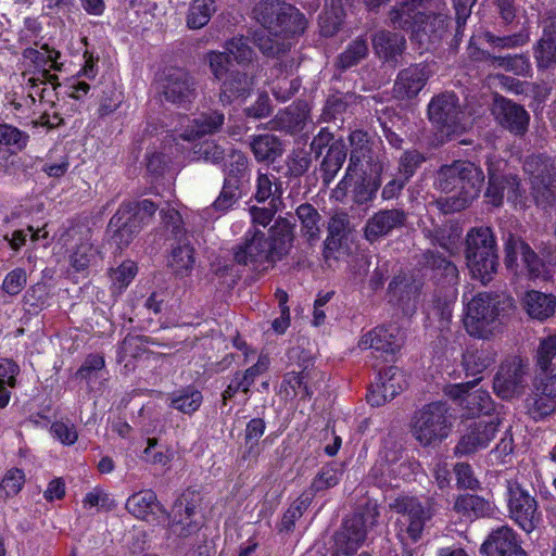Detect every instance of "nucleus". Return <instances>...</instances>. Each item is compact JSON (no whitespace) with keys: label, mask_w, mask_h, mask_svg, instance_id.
<instances>
[{"label":"nucleus","mask_w":556,"mask_h":556,"mask_svg":"<svg viewBox=\"0 0 556 556\" xmlns=\"http://www.w3.org/2000/svg\"><path fill=\"white\" fill-rule=\"evenodd\" d=\"M483 181L482 169L472 162L459 160L443 165L435 187L446 195L437 200L438 207L444 214L464 210L479 195Z\"/></svg>","instance_id":"f257e3e1"},{"label":"nucleus","mask_w":556,"mask_h":556,"mask_svg":"<svg viewBox=\"0 0 556 556\" xmlns=\"http://www.w3.org/2000/svg\"><path fill=\"white\" fill-rule=\"evenodd\" d=\"M351 156L345 177L341 180L340 186L345 192H352L355 200L359 203L371 200L380 187V182L374 181L366 187L363 186L364 176L359 168L363 163H369L372 159L374 141L367 132L354 130L350 135Z\"/></svg>","instance_id":"f03ea898"},{"label":"nucleus","mask_w":556,"mask_h":556,"mask_svg":"<svg viewBox=\"0 0 556 556\" xmlns=\"http://www.w3.org/2000/svg\"><path fill=\"white\" fill-rule=\"evenodd\" d=\"M466 260L472 278L486 283L497 269L496 243L492 230L480 226L466 236Z\"/></svg>","instance_id":"7ed1b4c3"},{"label":"nucleus","mask_w":556,"mask_h":556,"mask_svg":"<svg viewBox=\"0 0 556 556\" xmlns=\"http://www.w3.org/2000/svg\"><path fill=\"white\" fill-rule=\"evenodd\" d=\"M452 422L448 406L444 402H432L415 412L410 432L424 447L435 446L448 437Z\"/></svg>","instance_id":"20e7f679"},{"label":"nucleus","mask_w":556,"mask_h":556,"mask_svg":"<svg viewBox=\"0 0 556 556\" xmlns=\"http://www.w3.org/2000/svg\"><path fill=\"white\" fill-rule=\"evenodd\" d=\"M157 206L150 200L123 203L109 223L117 245L126 247L148 225Z\"/></svg>","instance_id":"39448f33"},{"label":"nucleus","mask_w":556,"mask_h":556,"mask_svg":"<svg viewBox=\"0 0 556 556\" xmlns=\"http://www.w3.org/2000/svg\"><path fill=\"white\" fill-rule=\"evenodd\" d=\"M391 510L400 515L397 538L404 546L415 544L422 539L427 522L432 518L429 507L417 497L400 495L390 503Z\"/></svg>","instance_id":"423d86ee"},{"label":"nucleus","mask_w":556,"mask_h":556,"mask_svg":"<svg viewBox=\"0 0 556 556\" xmlns=\"http://www.w3.org/2000/svg\"><path fill=\"white\" fill-rule=\"evenodd\" d=\"M379 517V511L375 506H365L346 518L341 529L334 534L336 553L351 556L363 545L366 540L367 531L372 528ZM358 556H371L367 552H362Z\"/></svg>","instance_id":"0eeeda50"},{"label":"nucleus","mask_w":556,"mask_h":556,"mask_svg":"<svg viewBox=\"0 0 556 556\" xmlns=\"http://www.w3.org/2000/svg\"><path fill=\"white\" fill-rule=\"evenodd\" d=\"M489 186L485 191V198L493 206H500L504 198L515 206H525L527 195L520 188V182L516 175L504 174L507 166L506 162L496 155L488 157Z\"/></svg>","instance_id":"6e6552de"},{"label":"nucleus","mask_w":556,"mask_h":556,"mask_svg":"<svg viewBox=\"0 0 556 556\" xmlns=\"http://www.w3.org/2000/svg\"><path fill=\"white\" fill-rule=\"evenodd\" d=\"M523 169L531 185V195L543 207L556 204V166L545 155H532L525 161Z\"/></svg>","instance_id":"1a4fd4ad"},{"label":"nucleus","mask_w":556,"mask_h":556,"mask_svg":"<svg viewBox=\"0 0 556 556\" xmlns=\"http://www.w3.org/2000/svg\"><path fill=\"white\" fill-rule=\"evenodd\" d=\"M262 27L281 28L285 34H300L305 29V18L295 8L280 0H262L253 10Z\"/></svg>","instance_id":"9d476101"},{"label":"nucleus","mask_w":556,"mask_h":556,"mask_svg":"<svg viewBox=\"0 0 556 556\" xmlns=\"http://www.w3.org/2000/svg\"><path fill=\"white\" fill-rule=\"evenodd\" d=\"M428 114L446 137L457 136L470 125L469 117L459 109L458 100L453 92L434 97L428 105Z\"/></svg>","instance_id":"9b49d317"},{"label":"nucleus","mask_w":556,"mask_h":556,"mask_svg":"<svg viewBox=\"0 0 556 556\" xmlns=\"http://www.w3.org/2000/svg\"><path fill=\"white\" fill-rule=\"evenodd\" d=\"M507 508L509 517L527 533H531L541 521L538 501L517 480H507Z\"/></svg>","instance_id":"f8f14e48"},{"label":"nucleus","mask_w":556,"mask_h":556,"mask_svg":"<svg viewBox=\"0 0 556 556\" xmlns=\"http://www.w3.org/2000/svg\"><path fill=\"white\" fill-rule=\"evenodd\" d=\"M495 298L479 293L467 304L464 326L471 337L486 338L492 333L493 324L498 316Z\"/></svg>","instance_id":"ddd939ff"},{"label":"nucleus","mask_w":556,"mask_h":556,"mask_svg":"<svg viewBox=\"0 0 556 556\" xmlns=\"http://www.w3.org/2000/svg\"><path fill=\"white\" fill-rule=\"evenodd\" d=\"M23 58L29 61L38 71V77H30L28 79L33 87H37L36 80H41L45 87L40 91L41 99H45L46 93L54 91L58 86V76L53 73L61 72L63 63L60 61L61 53L47 45H42L40 49L27 48L23 52Z\"/></svg>","instance_id":"4468645a"},{"label":"nucleus","mask_w":556,"mask_h":556,"mask_svg":"<svg viewBox=\"0 0 556 556\" xmlns=\"http://www.w3.org/2000/svg\"><path fill=\"white\" fill-rule=\"evenodd\" d=\"M529 363L521 356L505 359L494 377L493 389L497 396L509 400L522 394Z\"/></svg>","instance_id":"2eb2a0df"},{"label":"nucleus","mask_w":556,"mask_h":556,"mask_svg":"<svg viewBox=\"0 0 556 556\" xmlns=\"http://www.w3.org/2000/svg\"><path fill=\"white\" fill-rule=\"evenodd\" d=\"M500 425L498 417H491L489 420L480 419L465 425L460 438L454 447V455L469 456L485 448L494 439Z\"/></svg>","instance_id":"dca6fc26"},{"label":"nucleus","mask_w":556,"mask_h":556,"mask_svg":"<svg viewBox=\"0 0 556 556\" xmlns=\"http://www.w3.org/2000/svg\"><path fill=\"white\" fill-rule=\"evenodd\" d=\"M505 264L510 269L519 267L518 257L531 279H547L546 264L539 258L535 252L520 238L509 233L505 239Z\"/></svg>","instance_id":"f3484780"},{"label":"nucleus","mask_w":556,"mask_h":556,"mask_svg":"<svg viewBox=\"0 0 556 556\" xmlns=\"http://www.w3.org/2000/svg\"><path fill=\"white\" fill-rule=\"evenodd\" d=\"M433 0H404L390 12V22L394 27L419 31L431 17Z\"/></svg>","instance_id":"a211bd4d"},{"label":"nucleus","mask_w":556,"mask_h":556,"mask_svg":"<svg viewBox=\"0 0 556 556\" xmlns=\"http://www.w3.org/2000/svg\"><path fill=\"white\" fill-rule=\"evenodd\" d=\"M161 89L164 99L178 106L190 104L197 97L193 78L181 68L168 71Z\"/></svg>","instance_id":"6ab92c4d"},{"label":"nucleus","mask_w":556,"mask_h":556,"mask_svg":"<svg viewBox=\"0 0 556 556\" xmlns=\"http://www.w3.org/2000/svg\"><path fill=\"white\" fill-rule=\"evenodd\" d=\"M533 387V395L527 400V408L534 420H540L556 412V375L534 380Z\"/></svg>","instance_id":"aec40b11"},{"label":"nucleus","mask_w":556,"mask_h":556,"mask_svg":"<svg viewBox=\"0 0 556 556\" xmlns=\"http://www.w3.org/2000/svg\"><path fill=\"white\" fill-rule=\"evenodd\" d=\"M404 388L405 380L401 370L391 366L379 371L377 382L369 388L367 402L371 406H381L393 400Z\"/></svg>","instance_id":"412c9836"},{"label":"nucleus","mask_w":556,"mask_h":556,"mask_svg":"<svg viewBox=\"0 0 556 556\" xmlns=\"http://www.w3.org/2000/svg\"><path fill=\"white\" fill-rule=\"evenodd\" d=\"M493 114L496 121L510 132L523 135L529 125L530 116L519 104L504 98L495 100Z\"/></svg>","instance_id":"4be33fe9"},{"label":"nucleus","mask_w":556,"mask_h":556,"mask_svg":"<svg viewBox=\"0 0 556 556\" xmlns=\"http://www.w3.org/2000/svg\"><path fill=\"white\" fill-rule=\"evenodd\" d=\"M67 238L76 240L70 254V264L76 271H84L97 262L99 251L91 243L88 231L83 232L78 228H72L63 236V240L67 242Z\"/></svg>","instance_id":"5701e85b"},{"label":"nucleus","mask_w":556,"mask_h":556,"mask_svg":"<svg viewBox=\"0 0 556 556\" xmlns=\"http://www.w3.org/2000/svg\"><path fill=\"white\" fill-rule=\"evenodd\" d=\"M235 258L239 264L253 265L258 267L266 262H271L268 241L260 230L249 232L243 245L235 253Z\"/></svg>","instance_id":"b1692460"},{"label":"nucleus","mask_w":556,"mask_h":556,"mask_svg":"<svg viewBox=\"0 0 556 556\" xmlns=\"http://www.w3.org/2000/svg\"><path fill=\"white\" fill-rule=\"evenodd\" d=\"M430 76V72L425 65H413L397 75L394 84V93L400 99H412L416 97Z\"/></svg>","instance_id":"393cba45"},{"label":"nucleus","mask_w":556,"mask_h":556,"mask_svg":"<svg viewBox=\"0 0 556 556\" xmlns=\"http://www.w3.org/2000/svg\"><path fill=\"white\" fill-rule=\"evenodd\" d=\"M515 552H522L517 533L508 526L493 530L481 545V552L488 556H504Z\"/></svg>","instance_id":"a878e982"},{"label":"nucleus","mask_w":556,"mask_h":556,"mask_svg":"<svg viewBox=\"0 0 556 556\" xmlns=\"http://www.w3.org/2000/svg\"><path fill=\"white\" fill-rule=\"evenodd\" d=\"M405 219V213L401 210L379 211L368 219L365 227V237L369 241H375L379 237L388 235L393 229L402 227Z\"/></svg>","instance_id":"bb28decb"},{"label":"nucleus","mask_w":556,"mask_h":556,"mask_svg":"<svg viewBox=\"0 0 556 556\" xmlns=\"http://www.w3.org/2000/svg\"><path fill=\"white\" fill-rule=\"evenodd\" d=\"M125 508L129 514L142 520H149V517L157 511L167 515V510L160 504L155 493L151 490L140 491L129 496Z\"/></svg>","instance_id":"cd10ccee"},{"label":"nucleus","mask_w":556,"mask_h":556,"mask_svg":"<svg viewBox=\"0 0 556 556\" xmlns=\"http://www.w3.org/2000/svg\"><path fill=\"white\" fill-rule=\"evenodd\" d=\"M454 510L466 520L485 518L493 514V504L477 494H462L454 503Z\"/></svg>","instance_id":"c85d7f7f"},{"label":"nucleus","mask_w":556,"mask_h":556,"mask_svg":"<svg viewBox=\"0 0 556 556\" xmlns=\"http://www.w3.org/2000/svg\"><path fill=\"white\" fill-rule=\"evenodd\" d=\"M534 58L542 68L556 64V18L544 22L543 35L534 48Z\"/></svg>","instance_id":"c756f323"},{"label":"nucleus","mask_w":556,"mask_h":556,"mask_svg":"<svg viewBox=\"0 0 556 556\" xmlns=\"http://www.w3.org/2000/svg\"><path fill=\"white\" fill-rule=\"evenodd\" d=\"M253 86V78L245 73L231 72L222 85L219 101L223 104H230L235 100H244Z\"/></svg>","instance_id":"7c9ffc66"},{"label":"nucleus","mask_w":556,"mask_h":556,"mask_svg":"<svg viewBox=\"0 0 556 556\" xmlns=\"http://www.w3.org/2000/svg\"><path fill=\"white\" fill-rule=\"evenodd\" d=\"M404 343V332L396 325L378 327L365 333L359 344L363 348H400Z\"/></svg>","instance_id":"2f4dec72"},{"label":"nucleus","mask_w":556,"mask_h":556,"mask_svg":"<svg viewBox=\"0 0 556 556\" xmlns=\"http://www.w3.org/2000/svg\"><path fill=\"white\" fill-rule=\"evenodd\" d=\"M522 305L531 318L544 320L554 314L556 298L552 294L531 290L525 294Z\"/></svg>","instance_id":"473e14b6"},{"label":"nucleus","mask_w":556,"mask_h":556,"mask_svg":"<svg viewBox=\"0 0 556 556\" xmlns=\"http://www.w3.org/2000/svg\"><path fill=\"white\" fill-rule=\"evenodd\" d=\"M224 123V114L218 112L203 113L192 121V125H187L185 129H179V137L186 141H192L198 137L217 131Z\"/></svg>","instance_id":"72a5a7b5"},{"label":"nucleus","mask_w":556,"mask_h":556,"mask_svg":"<svg viewBox=\"0 0 556 556\" xmlns=\"http://www.w3.org/2000/svg\"><path fill=\"white\" fill-rule=\"evenodd\" d=\"M292 227L286 219H279L270 228V241H268L271 262L287 255L292 247Z\"/></svg>","instance_id":"f704fd0d"},{"label":"nucleus","mask_w":556,"mask_h":556,"mask_svg":"<svg viewBox=\"0 0 556 556\" xmlns=\"http://www.w3.org/2000/svg\"><path fill=\"white\" fill-rule=\"evenodd\" d=\"M202 503V496L195 489H187L175 501L172 506V510L167 515H163L165 518H174L175 525L181 523V518L198 517V508Z\"/></svg>","instance_id":"c9c22d12"},{"label":"nucleus","mask_w":556,"mask_h":556,"mask_svg":"<svg viewBox=\"0 0 556 556\" xmlns=\"http://www.w3.org/2000/svg\"><path fill=\"white\" fill-rule=\"evenodd\" d=\"M372 47L380 59L391 61L403 52L405 38L397 33L381 30L374 36Z\"/></svg>","instance_id":"e433bc0d"},{"label":"nucleus","mask_w":556,"mask_h":556,"mask_svg":"<svg viewBox=\"0 0 556 556\" xmlns=\"http://www.w3.org/2000/svg\"><path fill=\"white\" fill-rule=\"evenodd\" d=\"M311 352L312 350L300 351L298 359L300 362V366L302 367V371L299 374L293 371L288 372L285 375L282 381V384L288 386L293 391L294 395L298 394V391H301L303 399H311L314 394V390L305 381L311 375L308 370V362L312 358Z\"/></svg>","instance_id":"4c0bfd02"},{"label":"nucleus","mask_w":556,"mask_h":556,"mask_svg":"<svg viewBox=\"0 0 556 556\" xmlns=\"http://www.w3.org/2000/svg\"><path fill=\"white\" fill-rule=\"evenodd\" d=\"M344 473V464L330 462L325 464L313 478L309 491L312 494L325 492L339 484Z\"/></svg>","instance_id":"58836bf2"},{"label":"nucleus","mask_w":556,"mask_h":556,"mask_svg":"<svg viewBox=\"0 0 556 556\" xmlns=\"http://www.w3.org/2000/svg\"><path fill=\"white\" fill-rule=\"evenodd\" d=\"M169 407L186 415L194 414L203 402V395L194 386H187L168 394Z\"/></svg>","instance_id":"ea45409f"},{"label":"nucleus","mask_w":556,"mask_h":556,"mask_svg":"<svg viewBox=\"0 0 556 556\" xmlns=\"http://www.w3.org/2000/svg\"><path fill=\"white\" fill-rule=\"evenodd\" d=\"M463 408L470 418L480 415H485L491 418V413L494 410L495 405L490 393L479 389L465 395L463 400Z\"/></svg>","instance_id":"a19ab883"},{"label":"nucleus","mask_w":556,"mask_h":556,"mask_svg":"<svg viewBox=\"0 0 556 556\" xmlns=\"http://www.w3.org/2000/svg\"><path fill=\"white\" fill-rule=\"evenodd\" d=\"M495 362L492 350H465L463 353V367L466 376H477Z\"/></svg>","instance_id":"79ce46f5"},{"label":"nucleus","mask_w":556,"mask_h":556,"mask_svg":"<svg viewBox=\"0 0 556 556\" xmlns=\"http://www.w3.org/2000/svg\"><path fill=\"white\" fill-rule=\"evenodd\" d=\"M282 35L287 37L290 34H285L281 31V28L269 29L262 27L254 33L253 40L263 54L271 56L283 51V45L280 42Z\"/></svg>","instance_id":"37998d69"},{"label":"nucleus","mask_w":556,"mask_h":556,"mask_svg":"<svg viewBox=\"0 0 556 556\" xmlns=\"http://www.w3.org/2000/svg\"><path fill=\"white\" fill-rule=\"evenodd\" d=\"M252 151L258 161H275L282 153L281 142L274 135H260L251 142Z\"/></svg>","instance_id":"c03bdc74"},{"label":"nucleus","mask_w":556,"mask_h":556,"mask_svg":"<svg viewBox=\"0 0 556 556\" xmlns=\"http://www.w3.org/2000/svg\"><path fill=\"white\" fill-rule=\"evenodd\" d=\"M215 11V0H191L187 15L188 27L191 29L204 27Z\"/></svg>","instance_id":"a18cd8bd"},{"label":"nucleus","mask_w":556,"mask_h":556,"mask_svg":"<svg viewBox=\"0 0 556 556\" xmlns=\"http://www.w3.org/2000/svg\"><path fill=\"white\" fill-rule=\"evenodd\" d=\"M138 271L132 261H125L118 267L111 269V290L114 294H121L134 280Z\"/></svg>","instance_id":"49530a36"},{"label":"nucleus","mask_w":556,"mask_h":556,"mask_svg":"<svg viewBox=\"0 0 556 556\" xmlns=\"http://www.w3.org/2000/svg\"><path fill=\"white\" fill-rule=\"evenodd\" d=\"M296 215L302 225V232L309 242L319 238V214L311 204H302L296 208Z\"/></svg>","instance_id":"de8ad7c7"},{"label":"nucleus","mask_w":556,"mask_h":556,"mask_svg":"<svg viewBox=\"0 0 556 556\" xmlns=\"http://www.w3.org/2000/svg\"><path fill=\"white\" fill-rule=\"evenodd\" d=\"M282 194L281 182L275 175L258 174L256 181L255 198L258 202H264L271 198V204L279 200Z\"/></svg>","instance_id":"09e8293b"},{"label":"nucleus","mask_w":556,"mask_h":556,"mask_svg":"<svg viewBox=\"0 0 556 556\" xmlns=\"http://www.w3.org/2000/svg\"><path fill=\"white\" fill-rule=\"evenodd\" d=\"M239 188H240V186H238V184H236L235 179L225 178L223 189H222L218 198L212 204V210H214L218 213V215L216 217L226 213L239 200V198H240Z\"/></svg>","instance_id":"8fccbe9b"},{"label":"nucleus","mask_w":556,"mask_h":556,"mask_svg":"<svg viewBox=\"0 0 556 556\" xmlns=\"http://www.w3.org/2000/svg\"><path fill=\"white\" fill-rule=\"evenodd\" d=\"M20 368L12 359H0V407H4L10 400V392L7 387L13 388L15 386V377Z\"/></svg>","instance_id":"3c124183"},{"label":"nucleus","mask_w":556,"mask_h":556,"mask_svg":"<svg viewBox=\"0 0 556 556\" xmlns=\"http://www.w3.org/2000/svg\"><path fill=\"white\" fill-rule=\"evenodd\" d=\"M193 264V249L189 244H179L173 249L169 265L177 275H187Z\"/></svg>","instance_id":"603ef678"},{"label":"nucleus","mask_w":556,"mask_h":556,"mask_svg":"<svg viewBox=\"0 0 556 556\" xmlns=\"http://www.w3.org/2000/svg\"><path fill=\"white\" fill-rule=\"evenodd\" d=\"M247 170L248 160L244 154L239 151H231L226 163L225 178H232L240 186L248 179Z\"/></svg>","instance_id":"864d4df0"},{"label":"nucleus","mask_w":556,"mask_h":556,"mask_svg":"<svg viewBox=\"0 0 556 556\" xmlns=\"http://www.w3.org/2000/svg\"><path fill=\"white\" fill-rule=\"evenodd\" d=\"M307 506L308 504L306 503V500L298 498L294 501L283 513L280 522L277 525L278 532L282 534H291L294 531L296 520L303 516Z\"/></svg>","instance_id":"5fc2aeb1"},{"label":"nucleus","mask_w":556,"mask_h":556,"mask_svg":"<svg viewBox=\"0 0 556 556\" xmlns=\"http://www.w3.org/2000/svg\"><path fill=\"white\" fill-rule=\"evenodd\" d=\"M265 431V421L262 418H253L251 419L245 427L244 441L245 446L248 447L247 454H243V458L245 459L249 456H253L256 458L258 454V440L264 434Z\"/></svg>","instance_id":"6e6d98bb"},{"label":"nucleus","mask_w":556,"mask_h":556,"mask_svg":"<svg viewBox=\"0 0 556 556\" xmlns=\"http://www.w3.org/2000/svg\"><path fill=\"white\" fill-rule=\"evenodd\" d=\"M346 157L344 144L334 142L330 146L327 155L323 161V169L328 178H332L341 168Z\"/></svg>","instance_id":"4d7b16f0"},{"label":"nucleus","mask_w":556,"mask_h":556,"mask_svg":"<svg viewBox=\"0 0 556 556\" xmlns=\"http://www.w3.org/2000/svg\"><path fill=\"white\" fill-rule=\"evenodd\" d=\"M430 265L444 283L451 287L457 285L459 279L458 269L451 261L441 255H432Z\"/></svg>","instance_id":"13d9d810"},{"label":"nucleus","mask_w":556,"mask_h":556,"mask_svg":"<svg viewBox=\"0 0 556 556\" xmlns=\"http://www.w3.org/2000/svg\"><path fill=\"white\" fill-rule=\"evenodd\" d=\"M367 53V41L363 38H357L348 47L343 53L340 54L338 59L339 66L342 68L351 67L364 59Z\"/></svg>","instance_id":"bf43d9fd"},{"label":"nucleus","mask_w":556,"mask_h":556,"mask_svg":"<svg viewBox=\"0 0 556 556\" xmlns=\"http://www.w3.org/2000/svg\"><path fill=\"white\" fill-rule=\"evenodd\" d=\"M25 482L24 472L21 469H10L0 482V500L16 495Z\"/></svg>","instance_id":"052dcab7"},{"label":"nucleus","mask_w":556,"mask_h":556,"mask_svg":"<svg viewBox=\"0 0 556 556\" xmlns=\"http://www.w3.org/2000/svg\"><path fill=\"white\" fill-rule=\"evenodd\" d=\"M226 50L238 64H248L253 60L254 52L248 42V38H232L227 42Z\"/></svg>","instance_id":"680f3d73"},{"label":"nucleus","mask_w":556,"mask_h":556,"mask_svg":"<svg viewBox=\"0 0 556 556\" xmlns=\"http://www.w3.org/2000/svg\"><path fill=\"white\" fill-rule=\"evenodd\" d=\"M308 106L305 103H295L289 106L281 115L280 121L289 129L300 128L308 117Z\"/></svg>","instance_id":"e2e57ef3"},{"label":"nucleus","mask_w":556,"mask_h":556,"mask_svg":"<svg viewBox=\"0 0 556 556\" xmlns=\"http://www.w3.org/2000/svg\"><path fill=\"white\" fill-rule=\"evenodd\" d=\"M483 38L486 42L495 48L513 49L526 45L529 41L530 36L527 31L522 30L517 34L504 37H496L491 33H485Z\"/></svg>","instance_id":"0e129e2a"},{"label":"nucleus","mask_w":556,"mask_h":556,"mask_svg":"<svg viewBox=\"0 0 556 556\" xmlns=\"http://www.w3.org/2000/svg\"><path fill=\"white\" fill-rule=\"evenodd\" d=\"M29 136L26 132L21 131L18 128L9 125L0 124V143L5 146H12L17 150H22L26 147Z\"/></svg>","instance_id":"69168bd1"},{"label":"nucleus","mask_w":556,"mask_h":556,"mask_svg":"<svg viewBox=\"0 0 556 556\" xmlns=\"http://www.w3.org/2000/svg\"><path fill=\"white\" fill-rule=\"evenodd\" d=\"M27 282V275L25 269L15 268L7 274L2 281V290L9 295L18 294Z\"/></svg>","instance_id":"338daca9"},{"label":"nucleus","mask_w":556,"mask_h":556,"mask_svg":"<svg viewBox=\"0 0 556 556\" xmlns=\"http://www.w3.org/2000/svg\"><path fill=\"white\" fill-rule=\"evenodd\" d=\"M165 519L168 520L170 531L180 538H187L194 534L202 527V521L198 517H190L188 519L181 518V523L178 525H175L174 518Z\"/></svg>","instance_id":"774afa93"}]
</instances>
